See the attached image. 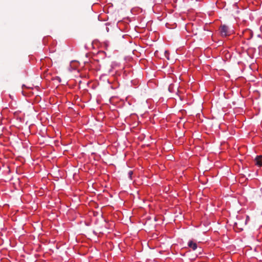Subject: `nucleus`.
<instances>
[{"instance_id": "obj_3", "label": "nucleus", "mask_w": 262, "mask_h": 262, "mask_svg": "<svg viewBox=\"0 0 262 262\" xmlns=\"http://www.w3.org/2000/svg\"><path fill=\"white\" fill-rule=\"evenodd\" d=\"M255 164L258 167H262V156H257L255 159Z\"/></svg>"}, {"instance_id": "obj_1", "label": "nucleus", "mask_w": 262, "mask_h": 262, "mask_svg": "<svg viewBox=\"0 0 262 262\" xmlns=\"http://www.w3.org/2000/svg\"><path fill=\"white\" fill-rule=\"evenodd\" d=\"M220 31L221 35L223 37L230 35L231 33V31L230 30L229 27L226 25L221 26L220 28Z\"/></svg>"}, {"instance_id": "obj_5", "label": "nucleus", "mask_w": 262, "mask_h": 262, "mask_svg": "<svg viewBox=\"0 0 262 262\" xmlns=\"http://www.w3.org/2000/svg\"><path fill=\"white\" fill-rule=\"evenodd\" d=\"M133 174V172L132 170H130L128 172V178L132 180V175Z\"/></svg>"}, {"instance_id": "obj_4", "label": "nucleus", "mask_w": 262, "mask_h": 262, "mask_svg": "<svg viewBox=\"0 0 262 262\" xmlns=\"http://www.w3.org/2000/svg\"><path fill=\"white\" fill-rule=\"evenodd\" d=\"M246 33L249 34V36L248 37H246V39H249L252 37V33L250 30H246L244 32H243V34L245 35Z\"/></svg>"}, {"instance_id": "obj_6", "label": "nucleus", "mask_w": 262, "mask_h": 262, "mask_svg": "<svg viewBox=\"0 0 262 262\" xmlns=\"http://www.w3.org/2000/svg\"><path fill=\"white\" fill-rule=\"evenodd\" d=\"M250 220V218L248 216H247L246 220V223Z\"/></svg>"}, {"instance_id": "obj_2", "label": "nucleus", "mask_w": 262, "mask_h": 262, "mask_svg": "<svg viewBox=\"0 0 262 262\" xmlns=\"http://www.w3.org/2000/svg\"><path fill=\"white\" fill-rule=\"evenodd\" d=\"M187 246L193 251L196 250L198 248V245L196 243L194 242L193 240H189L188 242Z\"/></svg>"}, {"instance_id": "obj_7", "label": "nucleus", "mask_w": 262, "mask_h": 262, "mask_svg": "<svg viewBox=\"0 0 262 262\" xmlns=\"http://www.w3.org/2000/svg\"><path fill=\"white\" fill-rule=\"evenodd\" d=\"M260 191L262 193V188H260Z\"/></svg>"}, {"instance_id": "obj_8", "label": "nucleus", "mask_w": 262, "mask_h": 262, "mask_svg": "<svg viewBox=\"0 0 262 262\" xmlns=\"http://www.w3.org/2000/svg\"><path fill=\"white\" fill-rule=\"evenodd\" d=\"M105 45H106V46H108V45H107V43H105Z\"/></svg>"}]
</instances>
